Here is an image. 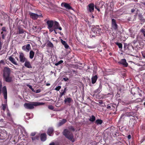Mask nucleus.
<instances>
[{
	"label": "nucleus",
	"instance_id": "nucleus-51",
	"mask_svg": "<svg viewBox=\"0 0 145 145\" xmlns=\"http://www.w3.org/2000/svg\"><path fill=\"white\" fill-rule=\"evenodd\" d=\"M22 49L26 51V46H23L22 47Z\"/></svg>",
	"mask_w": 145,
	"mask_h": 145
},
{
	"label": "nucleus",
	"instance_id": "nucleus-52",
	"mask_svg": "<svg viewBox=\"0 0 145 145\" xmlns=\"http://www.w3.org/2000/svg\"><path fill=\"white\" fill-rule=\"evenodd\" d=\"M49 145H59L58 144H55V143L54 142H53L50 143Z\"/></svg>",
	"mask_w": 145,
	"mask_h": 145
},
{
	"label": "nucleus",
	"instance_id": "nucleus-10",
	"mask_svg": "<svg viewBox=\"0 0 145 145\" xmlns=\"http://www.w3.org/2000/svg\"><path fill=\"white\" fill-rule=\"evenodd\" d=\"M2 91L4 95V99H7V88L6 86H4L3 87Z\"/></svg>",
	"mask_w": 145,
	"mask_h": 145
},
{
	"label": "nucleus",
	"instance_id": "nucleus-17",
	"mask_svg": "<svg viewBox=\"0 0 145 145\" xmlns=\"http://www.w3.org/2000/svg\"><path fill=\"white\" fill-rule=\"evenodd\" d=\"M24 65L25 67L27 68H32L30 62L29 61H27V60L25 61Z\"/></svg>",
	"mask_w": 145,
	"mask_h": 145
},
{
	"label": "nucleus",
	"instance_id": "nucleus-62",
	"mask_svg": "<svg viewBox=\"0 0 145 145\" xmlns=\"http://www.w3.org/2000/svg\"><path fill=\"white\" fill-rule=\"evenodd\" d=\"M31 89L32 90V91L34 92H35V90H34V89L32 88V89Z\"/></svg>",
	"mask_w": 145,
	"mask_h": 145
},
{
	"label": "nucleus",
	"instance_id": "nucleus-54",
	"mask_svg": "<svg viewBox=\"0 0 145 145\" xmlns=\"http://www.w3.org/2000/svg\"><path fill=\"white\" fill-rule=\"evenodd\" d=\"M36 133L35 132L32 133H31V136H34L35 135Z\"/></svg>",
	"mask_w": 145,
	"mask_h": 145
},
{
	"label": "nucleus",
	"instance_id": "nucleus-28",
	"mask_svg": "<svg viewBox=\"0 0 145 145\" xmlns=\"http://www.w3.org/2000/svg\"><path fill=\"white\" fill-rule=\"evenodd\" d=\"M140 32L145 37V26H143L140 30Z\"/></svg>",
	"mask_w": 145,
	"mask_h": 145
},
{
	"label": "nucleus",
	"instance_id": "nucleus-58",
	"mask_svg": "<svg viewBox=\"0 0 145 145\" xmlns=\"http://www.w3.org/2000/svg\"><path fill=\"white\" fill-rule=\"evenodd\" d=\"M95 8L98 11H100V9L97 8V7H96V6H95Z\"/></svg>",
	"mask_w": 145,
	"mask_h": 145
},
{
	"label": "nucleus",
	"instance_id": "nucleus-55",
	"mask_svg": "<svg viewBox=\"0 0 145 145\" xmlns=\"http://www.w3.org/2000/svg\"><path fill=\"white\" fill-rule=\"evenodd\" d=\"M135 9H134V8L132 9L131 10V13H133L134 12H135Z\"/></svg>",
	"mask_w": 145,
	"mask_h": 145
},
{
	"label": "nucleus",
	"instance_id": "nucleus-9",
	"mask_svg": "<svg viewBox=\"0 0 145 145\" xmlns=\"http://www.w3.org/2000/svg\"><path fill=\"white\" fill-rule=\"evenodd\" d=\"M54 22L52 20H48L47 21L46 23L48 26V28H51L53 27L54 25Z\"/></svg>",
	"mask_w": 145,
	"mask_h": 145
},
{
	"label": "nucleus",
	"instance_id": "nucleus-53",
	"mask_svg": "<svg viewBox=\"0 0 145 145\" xmlns=\"http://www.w3.org/2000/svg\"><path fill=\"white\" fill-rule=\"evenodd\" d=\"M38 137H32L31 138L32 140H35L36 139H38Z\"/></svg>",
	"mask_w": 145,
	"mask_h": 145
},
{
	"label": "nucleus",
	"instance_id": "nucleus-20",
	"mask_svg": "<svg viewBox=\"0 0 145 145\" xmlns=\"http://www.w3.org/2000/svg\"><path fill=\"white\" fill-rule=\"evenodd\" d=\"M9 60L13 64L15 65H18V64L15 61V59L12 57V56H10L8 58Z\"/></svg>",
	"mask_w": 145,
	"mask_h": 145
},
{
	"label": "nucleus",
	"instance_id": "nucleus-60",
	"mask_svg": "<svg viewBox=\"0 0 145 145\" xmlns=\"http://www.w3.org/2000/svg\"><path fill=\"white\" fill-rule=\"evenodd\" d=\"M26 115L27 116H29L30 115V114L29 113H26Z\"/></svg>",
	"mask_w": 145,
	"mask_h": 145
},
{
	"label": "nucleus",
	"instance_id": "nucleus-15",
	"mask_svg": "<svg viewBox=\"0 0 145 145\" xmlns=\"http://www.w3.org/2000/svg\"><path fill=\"white\" fill-rule=\"evenodd\" d=\"M73 101L72 99L70 97H67V98L65 99L64 101L65 104L68 103L69 105L72 101Z\"/></svg>",
	"mask_w": 145,
	"mask_h": 145
},
{
	"label": "nucleus",
	"instance_id": "nucleus-32",
	"mask_svg": "<svg viewBox=\"0 0 145 145\" xmlns=\"http://www.w3.org/2000/svg\"><path fill=\"white\" fill-rule=\"evenodd\" d=\"M47 46L50 48H53L54 47V45L53 44L50 42L48 41L47 44Z\"/></svg>",
	"mask_w": 145,
	"mask_h": 145
},
{
	"label": "nucleus",
	"instance_id": "nucleus-12",
	"mask_svg": "<svg viewBox=\"0 0 145 145\" xmlns=\"http://www.w3.org/2000/svg\"><path fill=\"white\" fill-rule=\"evenodd\" d=\"M54 130L52 127H49L48 129L47 134L50 136H51L54 134Z\"/></svg>",
	"mask_w": 145,
	"mask_h": 145
},
{
	"label": "nucleus",
	"instance_id": "nucleus-35",
	"mask_svg": "<svg viewBox=\"0 0 145 145\" xmlns=\"http://www.w3.org/2000/svg\"><path fill=\"white\" fill-rule=\"evenodd\" d=\"M2 110L3 111H5L6 107L7 106V105L5 104H2Z\"/></svg>",
	"mask_w": 145,
	"mask_h": 145
},
{
	"label": "nucleus",
	"instance_id": "nucleus-5",
	"mask_svg": "<svg viewBox=\"0 0 145 145\" xmlns=\"http://www.w3.org/2000/svg\"><path fill=\"white\" fill-rule=\"evenodd\" d=\"M29 14L30 15V17L33 20L37 19L39 17H43L42 15L41 14L38 15L37 14L33 13L31 12H29Z\"/></svg>",
	"mask_w": 145,
	"mask_h": 145
},
{
	"label": "nucleus",
	"instance_id": "nucleus-46",
	"mask_svg": "<svg viewBox=\"0 0 145 145\" xmlns=\"http://www.w3.org/2000/svg\"><path fill=\"white\" fill-rule=\"evenodd\" d=\"M64 46L65 48L66 49H68L69 47V46L67 44V43L65 44Z\"/></svg>",
	"mask_w": 145,
	"mask_h": 145
},
{
	"label": "nucleus",
	"instance_id": "nucleus-11",
	"mask_svg": "<svg viewBox=\"0 0 145 145\" xmlns=\"http://www.w3.org/2000/svg\"><path fill=\"white\" fill-rule=\"evenodd\" d=\"M119 63L125 67H127L128 65V63L127 62L126 60L125 59H121L119 62Z\"/></svg>",
	"mask_w": 145,
	"mask_h": 145
},
{
	"label": "nucleus",
	"instance_id": "nucleus-4",
	"mask_svg": "<svg viewBox=\"0 0 145 145\" xmlns=\"http://www.w3.org/2000/svg\"><path fill=\"white\" fill-rule=\"evenodd\" d=\"M91 31L94 34H97L98 36L100 35L102 33L101 29L99 25H97L93 27L91 29Z\"/></svg>",
	"mask_w": 145,
	"mask_h": 145
},
{
	"label": "nucleus",
	"instance_id": "nucleus-21",
	"mask_svg": "<svg viewBox=\"0 0 145 145\" xmlns=\"http://www.w3.org/2000/svg\"><path fill=\"white\" fill-rule=\"evenodd\" d=\"M67 122V120L65 119H63V120H60L58 123V126H60L64 124Z\"/></svg>",
	"mask_w": 145,
	"mask_h": 145
},
{
	"label": "nucleus",
	"instance_id": "nucleus-18",
	"mask_svg": "<svg viewBox=\"0 0 145 145\" xmlns=\"http://www.w3.org/2000/svg\"><path fill=\"white\" fill-rule=\"evenodd\" d=\"M102 84H101V83H100L99 84V87L95 91H94V93H96L97 92L99 93L102 90Z\"/></svg>",
	"mask_w": 145,
	"mask_h": 145
},
{
	"label": "nucleus",
	"instance_id": "nucleus-49",
	"mask_svg": "<svg viewBox=\"0 0 145 145\" xmlns=\"http://www.w3.org/2000/svg\"><path fill=\"white\" fill-rule=\"evenodd\" d=\"M63 79L66 82L69 80V78L67 77L63 78Z\"/></svg>",
	"mask_w": 145,
	"mask_h": 145
},
{
	"label": "nucleus",
	"instance_id": "nucleus-48",
	"mask_svg": "<svg viewBox=\"0 0 145 145\" xmlns=\"http://www.w3.org/2000/svg\"><path fill=\"white\" fill-rule=\"evenodd\" d=\"M2 84L1 81H0V94L1 93V89L2 87Z\"/></svg>",
	"mask_w": 145,
	"mask_h": 145
},
{
	"label": "nucleus",
	"instance_id": "nucleus-59",
	"mask_svg": "<svg viewBox=\"0 0 145 145\" xmlns=\"http://www.w3.org/2000/svg\"><path fill=\"white\" fill-rule=\"evenodd\" d=\"M0 63H3V64L4 63V61H3V60H1L0 61Z\"/></svg>",
	"mask_w": 145,
	"mask_h": 145
},
{
	"label": "nucleus",
	"instance_id": "nucleus-29",
	"mask_svg": "<svg viewBox=\"0 0 145 145\" xmlns=\"http://www.w3.org/2000/svg\"><path fill=\"white\" fill-rule=\"evenodd\" d=\"M115 44L117 45L119 48L120 49H122V44L121 43H119L118 42H115Z\"/></svg>",
	"mask_w": 145,
	"mask_h": 145
},
{
	"label": "nucleus",
	"instance_id": "nucleus-25",
	"mask_svg": "<svg viewBox=\"0 0 145 145\" xmlns=\"http://www.w3.org/2000/svg\"><path fill=\"white\" fill-rule=\"evenodd\" d=\"M102 120L101 119H97L95 121V123L97 125H101L103 123Z\"/></svg>",
	"mask_w": 145,
	"mask_h": 145
},
{
	"label": "nucleus",
	"instance_id": "nucleus-44",
	"mask_svg": "<svg viewBox=\"0 0 145 145\" xmlns=\"http://www.w3.org/2000/svg\"><path fill=\"white\" fill-rule=\"evenodd\" d=\"M1 34H2V38L3 39H4L5 38V35L4 34H3V31H2L1 33Z\"/></svg>",
	"mask_w": 145,
	"mask_h": 145
},
{
	"label": "nucleus",
	"instance_id": "nucleus-42",
	"mask_svg": "<svg viewBox=\"0 0 145 145\" xmlns=\"http://www.w3.org/2000/svg\"><path fill=\"white\" fill-rule=\"evenodd\" d=\"M48 108L52 110L54 109V107L53 106L50 105L48 106Z\"/></svg>",
	"mask_w": 145,
	"mask_h": 145
},
{
	"label": "nucleus",
	"instance_id": "nucleus-33",
	"mask_svg": "<svg viewBox=\"0 0 145 145\" xmlns=\"http://www.w3.org/2000/svg\"><path fill=\"white\" fill-rule=\"evenodd\" d=\"M61 93H60V97H61L63 95H65V93H66V91H63V90H61Z\"/></svg>",
	"mask_w": 145,
	"mask_h": 145
},
{
	"label": "nucleus",
	"instance_id": "nucleus-47",
	"mask_svg": "<svg viewBox=\"0 0 145 145\" xmlns=\"http://www.w3.org/2000/svg\"><path fill=\"white\" fill-rule=\"evenodd\" d=\"M107 108L108 109H113V108H111V105H108L107 106Z\"/></svg>",
	"mask_w": 145,
	"mask_h": 145
},
{
	"label": "nucleus",
	"instance_id": "nucleus-57",
	"mask_svg": "<svg viewBox=\"0 0 145 145\" xmlns=\"http://www.w3.org/2000/svg\"><path fill=\"white\" fill-rule=\"evenodd\" d=\"M127 138L128 139H130L131 138V135H130L128 136Z\"/></svg>",
	"mask_w": 145,
	"mask_h": 145
},
{
	"label": "nucleus",
	"instance_id": "nucleus-63",
	"mask_svg": "<svg viewBox=\"0 0 145 145\" xmlns=\"http://www.w3.org/2000/svg\"><path fill=\"white\" fill-rule=\"evenodd\" d=\"M15 58L16 59V60L18 61H19V59L18 58V57H15Z\"/></svg>",
	"mask_w": 145,
	"mask_h": 145
},
{
	"label": "nucleus",
	"instance_id": "nucleus-40",
	"mask_svg": "<svg viewBox=\"0 0 145 145\" xmlns=\"http://www.w3.org/2000/svg\"><path fill=\"white\" fill-rule=\"evenodd\" d=\"M133 122V124L132 125V127H133L134 126V125H135V120H133V121L132 120L129 121V124L131 123V124Z\"/></svg>",
	"mask_w": 145,
	"mask_h": 145
},
{
	"label": "nucleus",
	"instance_id": "nucleus-26",
	"mask_svg": "<svg viewBox=\"0 0 145 145\" xmlns=\"http://www.w3.org/2000/svg\"><path fill=\"white\" fill-rule=\"evenodd\" d=\"M56 23H56L55 24H54L53 27H52V28H48V29H49V31L50 32H52L53 31H54V30H56L55 27H56V26L57 25V24Z\"/></svg>",
	"mask_w": 145,
	"mask_h": 145
},
{
	"label": "nucleus",
	"instance_id": "nucleus-2",
	"mask_svg": "<svg viewBox=\"0 0 145 145\" xmlns=\"http://www.w3.org/2000/svg\"><path fill=\"white\" fill-rule=\"evenodd\" d=\"M44 103L38 102H33L31 103H25L24 106L25 108L29 110H31L34 108V106L43 105Z\"/></svg>",
	"mask_w": 145,
	"mask_h": 145
},
{
	"label": "nucleus",
	"instance_id": "nucleus-61",
	"mask_svg": "<svg viewBox=\"0 0 145 145\" xmlns=\"http://www.w3.org/2000/svg\"><path fill=\"white\" fill-rule=\"evenodd\" d=\"M3 119H1L0 120V122H3Z\"/></svg>",
	"mask_w": 145,
	"mask_h": 145
},
{
	"label": "nucleus",
	"instance_id": "nucleus-13",
	"mask_svg": "<svg viewBox=\"0 0 145 145\" xmlns=\"http://www.w3.org/2000/svg\"><path fill=\"white\" fill-rule=\"evenodd\" d=\"M63 5H64V7L66 9L68 10L72 9V7L69 4L66 3H62L61 4V6H62Z\"/></svg>",
	"mask_w": 145,
	"mask_h": 145
},
{
	"label": "nucleus",
	"instance_id": "nucleus-38",
	"mask_svg": "<svg viewBox=\"0 0 145 145\" xmlns=\"http://www.w3.org/2000/svg\"><path fill=\"white\" fill-rule=\"evenodd\" d=\"M127 46H128V45H127V44H126V43H124V48L125 50H127V49H129L128 47Z\"/></svg>",
	"mask_w": 145,
	"mask_h": 145
},
{
	"label": "nucleus",
	"instance_id": "nucleus-3",
	"mask_svg": "<svg viewBox=\"0 0 145 145\" xmlns=\"http://www.w3.org/2000/svg\"><path fill=\"white\" fill-rule=\"evenodd\" d=\"M63 134L65 137L72 142L74 141V136L72 133L67 129H65L63 132Z\"/></svg>",
	"mask_w": 145,
	"mask_h": 145
},
{
	"label": "nucleus",
	"instance_id": "nucleus-56",
	"mask_svg": "<svg viewBox=\"0 0 145 145\" xmlns=\"http://www.w3.org/2000/svg\"><path fill=\"white\" fill-rule=\"evenodd\" d=\"M27 86L29 87V88L30 89H32V86L29 85H27Z\"/></svg>",
	"mask_w": 145,
	"mask_h": 145
},
{
	"label": "nucleus",
	"instance_id": "nucleus-7",
	"mask_svg": "<svg viewBox=\"0 0 145 145\" xmlns=\"http://www.w3.org/2000/svg\"><path fill=\"white\" fill-rule=\"evenodd\" d=\"M19 58V61L22 63H24L27 60L26 59L24 56V54L22 52L20 53Z\"/></svg>",
	"mask_w": 145,
	"mask_h": 145
},
{
	"label": "nucleus",
	"instance_id": "nucleus-6",
	"mask_svg": "<svg viewBox=\"0 0 145 145\" xmlns=\"http://www.w3.org/2000/svg\"><path fill=\"white\" fill-rule=\"evenodd\" d=\"M112 26L114 30H118V25L116 24V20L113 18L112 19Z\"/></svg>",
	"mask_w": 145,
	"mask_h": 145
},
{
	"label": "nucleus",
	"instance_id": "nucleus-16",
	"mask_svg": "<svg viewBox=\"0 0 145 145\" xmlns=\"http://www.w3.org/2000/svg\"><path fill=\"white\" fill-rule=\"evenodd\" d=\"M138 16L139 19L141 21V24H142L145 22V19L143 18V15L141 14H139Z\"/></svg>",
	"mask_w": 145,
	"mask_h": 145
},
{
	"label": "nucleus",
	"instance_id": "nucleus-41",
	"mask_svg": "<svg viewBox=\"0 0 145 145\" xmlns=\"http://www.w3.org/2000/svg\"><path fill=\"white\" fill-rule=\"evenodd\" d=\"M61 86H59L56 87L55 88V89L57 91H59L61 89Z\"/></svg>",
	"mask_w": 145,
	"mask_h": 145
},
{
	"label": "nucleus",
	"instance_id": "nucleus-8",
	"mask_svg": "<svg viewBox=\"0 0 145 145\" xmlns=\"http://www.w3.org/2000/svg\"><path fill=\"white\" fill-rule=\"evenodd\" d=\"M88 9L89 12H94V5L93 3H90L88 5Z\"/></svg>",
	"mask_w": 145,
	"mask_h": 145
},
{
	"label": "nucleus",
	"instance_id": "nucleus-36",
	"mask_svg": "<svg viewBox=\"0 0 145 145\" xmlns=\"http://www.w3.org/2000/svg\"><path fill=\"white\" fill-rule=\"evenodd\" d=\"M63 62V61L62 60H61L59 61H58L57 63H55V65L56 66H58L59 65L61 64V63Z\"/></svg>",
	"mask_w": 145,
	"mask_h": 145
},
{
	"label": "nucleus",
	"instance_id": "nucleus-30",
	"mask_svg": "<svg viewBox=\"0 0 145 145\" xmlns=\"http://www.w3.org/2000/svg\"><path fill=\"white\" fill-rule=\"evenodd\" d=\"M95 117L93 115H92L91 117H90L89 120L91 122H93L95 120Z\"/></svg>",
	"mask_w": 145,
	"mask_h": 145
},
{
	"label": "nucleus",
	"instance_id": "nucleus-50",
	"mask_svg": "<svg viewBox=\"0 0 145 145\" xmlns=\"http://www.w3.org/2000/svg\"><path fill=\"white\" fill-rule=\"evenodd\" d=\"M40 89H38L36 90H35V92L37 93H40Z\"/></svg>",
	"mask_w": 145,
	"mask_h": 145
},
{
	"label": "nucleus",
	"instance_id": "nucleus-22",
	"mask_svg": "<svg viewBox=\"0 0 145 145\" xmlns=\"http://www.w3.org/2000/svg\"><path fill=\"white\" fill-rule=\"evenodd\" d=\"M7 116L8 117V119L10 120V121H12V116L9 110L7 109Z\"/></svg>",
	"mask_w": 145,
	"mask_h": 145
},
{
	"label": "nucleus",
	"instance_id": "nucleus-37",
	"mask_svg": "<svg viewBox=\"0 0 145 145\" xmlns=\"http://www.w3.org/2000/svg\"><path fill=\"white\" fill-rule=\"evenodd\" d=\"M125 115L126 116H132V114L130 112H126L125 113Z\"/></svg>",
	"mask_w": 145,
	"mask_h": 145
},
{
	"label": "nucleus",
	"instance_id": "nucleus-31",
	"mask_svg": "<svg viewBox=\"0 0 145 145\" xmlns=\"http://www.w3.org/2000/svg\"><path fill=\"white\" fill-rule=\"evenodd\" d=\"M31 49V47L29 44H28L26 46V51L27 50V52H28Z\"/></svg>",
	"mask_w": 145,
	"mask_h": 145
},
{
	"label": "nucleus",
	"instance_id": "nucleus-43",
	"mask_svg": "<svg viewBox=\"0 0 145 145\" xmlns=\"http://www.w3.org/2000/svg\"><path fill=\"white\" fill-rule=\"evenodd\" d=\"M1 30L3 32H6L7 30L6 29V27H3L1 29Z\"/></svg>",
	"mask_w": 145,
	"mask_h": 145
},
{
	"label": "nucleus",
	"instance_id": "nucleus-14",
	"mask_svg": "<svg viewBox=\"0 0 145 145\" xmlns=\"http://www.w3.org/2000/svg\"><path fill=\"white\" fill-rule=\"evenodd\" d=\"M46 139V135L45 133H43L40 135V140L42 141H44Z\"/></svg>",
	"mask_w": 145,
	"mask_h": 145
},
{
	"label": "nucleus",
	"instance_id": "nucleus-1",
	"mask_svg": "<svg viewBox=\"0 0 145 145\" xmlns=\"http://www.w3.org/2000/svg\"><path fill=\"white\" fill-rule=\"evenodd\" d=\"M3 80L6 82L10 83L12 81V78L10 76V69L8 67H4L3 71Z\"/></svg>",
	"mask_w": 145,
	"mask_h": 145
},
{
	"label": "nucleus",
	"instance_id": "nucleus-19",
	"mask_svg": "<svg viewBox=\"0 0 145 145\" xmlns=\"http://www.w3.org/2000/svg\"><path fill=\"white\" fill-rule=\"evenodd\" d=\"M98 78L97 75H96L95 76H93L91 78V82L92 84H95Z\"/></svg>",
	"mask_w": 145,
	"mask_h": 145
},
{
	"label": "nucleus",
	"instance_id": "nucleus-23",
	"mask_svg": "<svg viewBox=\"0 0 145 145\" xmlns=\"http://www.w3.org/2000/svg\"><path fill=\"white\" fill-rule=\"evenodd\" d=\"M57 23L56 24H57V25L56 26L55 28L56 30V29H58L60 30H62V28L61 27L59 26V24L58 22L57 21H55L54 22V24H55V23Z\"/></svg>",
	"mask_w": 145,
	"mask_h": 145
},
{
	"label": "nucleus",
	"instance_id": "nucleus-39",
	"mask_svg": "<svg viewBox=\"0 0 145 145\" xmlns=\"http://www.w3.org/2000/svg\"><path fill=\"white\" fill-rule=\"evenodd\" d=\"M69 130H70L72 131H75V129H74V128L72 126L69 127Z\"/></svg>",
	"mask_w": 145,
	"mask_h": 145
},
{
	"label": "nucleus",
	"instance_id": "nucleus-64",
	"mask_svg": "<svg viewBox=\"0 0 145 145\" xmlns=\"http://www.w3.org/2000/svg\"><path fill=\"white\" fill-rule=\"evenodd\" d=\"M141 3L145 6V2H142Z\"/></svg>",
	"mask_w": 145,
	"mask_h": 145
},
{
	"label": "nucleus",
	"instance_id": "nucleus-24",
	"mask_svg": "<svg viewBox=\"0 0 145 145\" xmlns=\"http://www.w3.org/2000/svg\"><path fill=\"white\" fill-rule=\"evenodd\" d=\"M35 54V52L32 50H31L29 52V57L30 59H32L33 58Z\"/></svg>",
	"mask_w": 145,
	"mask_h": 145
},
{
	"label": "nucleus",
	"instance_id": "nucleus-27",
	"mask_svg": "<svg viewBox=\"0 0 145 145\" xmlns=\"http://www.w3.org/2000/svg\"><path fill=\"white\" fill-rule=\"evenodd\" d=\"M18 30L19 34H22L24 33V32H25V31L24 30V29L20 27H18Z\"/></svg>",
	"mask_w": 145,
	"mask_h": 145
},
{
	"label": "nucleus",
	"instance_id": "nucleus-34",
	"mask_svg": "<svg viewBox=\"0 0 145 145\" xmlns=\"http://www.w3.org/2000/svg\"><path fill=\"white\" fill-rule=\"evenodd\" d=\"M142 101V99L139 98L136 99L135 100V101L136 103H138L141 102Z\"/></svg>",
	"mask_w": 145,
	"mask_h": 145
},
{
	"label": "nucleus",
	"instance_id": "nucleus-45",
	"mask_svg": "<svg viewBox=\"0 0 145 145\" xmlns=\"http://www.w3.org/2000/svg\"><path fill=\"white\" fill-rule=\"evenodd\" d=\"M61 43L63 45H64L65 44H66L67 43L65 41L63 40L62 39H61Z\"/></svg>",
	"mask_w": 145,
	"mask_h": 145
}]
</instances>
